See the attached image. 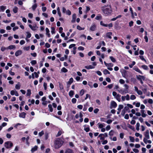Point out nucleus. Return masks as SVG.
<instances>
[{
  "label": "nucleus",
  "mask_w": 153,
  "mask_h": 153,
  "mask_svg": "<svg viewBox=\"0 0 153 153\" xmlns=\"http://www.w3.org/2000/svg\"><path fill=\"white\" fill-rule=\"evenodd\" d=\"M64 142L62 140L59 138L56 139L54 141L55 148L58 149L60 148Z\"/></svg>",
  "instance_id": "obj_1"
},
{
  "label": "nucleus",
  "mask_w": 153,
  "mask_h": 153,
  "mask_svg": "<svg viewBox=\"0 0 153 153\" xmlns=\"http://www.w3.org/2000/svg\"><path fill=\"white\" fill-rule=\"evenodd\" d=\"M102 10L105 16L111 13L112 12L111 7L109 6L103 7H102Z\"/></svg>",
  "instance_id": "obj_2"
},
{
  "label": "nucleus",
  "mask_w": 153,
  "mask_h": 153,
  "mask_svg": "<svg viewBox=\"0 0 153 153\" xmlns=\"http://www.w3.org/2000/svg\"><path fill=\"white\" fill-rule=\"evenodd\" d=\"M112 95L119 102L120 101V97L121 96L120 94H117L115 91H113L112 92Z\"/></svg>",
  "instance_id": "obj_3"
},
{
  "label": "nucleus",
  "mask_w": 153,
  "mask_h": 153,
  "mask_svg": "<svg viewBox=\"0 0 153 153\" xmlns=\"http://www.w3.org/2000/svg\"><path fill=\"white\" fill-rule=\"evenodd\" d=\"M136 77L137 79L140 81L142 84H143V80L144 81L145 80V77L143 76L140 75H139L138 76H137Z\"/></svg>",
  "instance_id": "obj_4"
},
{
  "label": "nucleus",
  "mask_w": 153,
  "mask_h": 153,
  "mask_svg": "<svg viewBox=\"0 0 153 153\" xmlns=\"http://www.w3.org/2000/svg\"><path fill=\"white\" fill-rule=\"evenodd\" d=\"M13 146V143L10 141H7L4 143V146L7 149H9L11 148Z\"/></svg>",
  "instance_id": "obj_5"
},
{
  "label": "nucleus",
  "mask_w": 153,
  "mask_h": 153,
  "mask_svg": "<svg viewBox=\"0 0 153 153\" xmlns=\"http://www.w3.org/2000/svg\"><path fill=\"white\" fill-rule=\"evenodd\" d=\"M110 105L111 108H115L117 106V103L114 101H111Z\"/></svg>",
  "instance_id": "obj_6"
},
{
  "label": "nucleus",
  "mask_w": 153,
  "mask_h": 153,
  "mask_svg": "<svg viewBox=\"0 0 153 153\" xmlns=\"http://www.w3.org/2000/svg\"><path fill=\"white\" fill-rule=\"evenodd\" d=\"M117 91L119 92V93H120L122 94H124L127 93H128V90H118Z\"/></svg>",
  "instance_id": "obj_7"
},
{
  "label": "nucleus",
  "mask_w": 153,
  "mask_h": 153,
  "mask_svg": "<svg viewBox=\"0 0 153 153\" xmlns=\"http://www.w3.org/2000/svg\"><path fill=\"white\" fill-rule=\"evenodd\" d=\"M144 135L146 138L147 139H149L150 138L149 135V131L148 130H146V131L145 132Z\"/></svg>",
  "instance_id": "obj_8"
},
{
  "label": "nucleus",
  "mask_w": 153,
  "mask_h": 153,
  "mask_svg": "<svg viewBox=\"0 0 153 153\" xmlns=\"http://www.w3.org/2000/svg\"><path fill=\"white\" fill-rule=\"evenodd\" d=\"M96 26L95 24H92L90 28V30L91 31H94L96 30Z\"/></svg>",
  "instance_id": "obj_9"
},
{
  "label": "nucleus",
  "mask_w": 153,
  "mask_h": 153,
  "mask_svg": "<svg viewBox=\"0 0 153 153\" xmlns=\"http://www.w3.org/2000/svg\"><path fill=\"white\" fill-rule=\"evenodd\" d=\"M76 17V14L75 13H74L72 15V19L71 21V22L73 23L75 22Z\"/></svg>",
  "instance_id": "obj_10"
},
{
  "label": "nucleus",
  "mask_w": 153,
  "mask_h": 153,
  "mask_svg": "<svg viewBox=\"0 0 153 153\" xmlns=\"http://www.w3.org/2000/svg\"><path fill=\"white\" fill-rule=\"evenodd\" d=\"M105 43L103 41H100L99 42V45L97 48H100L102 46H105Z\"/></svg>",
  "instance_id": "obj_11"
},
{
  "label": "nucleus",
  "mask_w": 153,
  "mask_h": 153,
  "mask_svg": "<svg viewBox=\"0 0 153 153\" xmlns=\"http://www.w3.org/2000/svg\"><path fill=\"white\" fill-rule=\"evenodd\" d=\"M22 52V51L21 50H19L17 51L15 53V55L16 56H18L20 55H21Z\"/></svg>",
  "instance_id": "obj_12"
},
{
  "label": "nucleus",
  "mask_w": 153,
  "mask_h": 153,
  "mask_svg": "<svg viewBox=\"0 0 153 153\" xmlns=\"http://www.w3.org/2000/svg\"><path fill=\"white\" fill-rule=\"evenodd\" d=\"M29 26L30 27L31 29L32 30H36V25H35L34 26H32L31 25H29Z\"/></svg>",
  "instance_id": "obj_13"
},
{
  "label": "nucleus",
  "mask_w": 153,
  "mask_h": 153,
  "mask_svg": "<svg viewBox=\"0 0 153 153\" xmlns=\"http://www.w3.org/2000/svg\"><path fill=\"white\" fill-rule=\"evenodd\" d=\"M26 113L24 112L21 113L19 114V116L21 118H25V117Z\"/></svg>",
  "instance_id": "obj_14"
},
{
  "label": "nucleus",
  "mask_w": 153,
  "mask_h": 153,
  "mask_svg": "<svg viewBox=\"0 0 153 153\" xmlns=\"http://www.w3.org/2000/svg\"><path fill=\"white\" fill-rule=\"evenodd\" d=\"M133 69L139 73L141 74H143L142 71L137 67H135L133 68Z\"/></svg>",
  "instance_id": "obj_15"
},
{
  "label": "nucleus",
  "mask_w": 153,
  "mask_h": 153,
  "mask_svg": "<svg viewBox=\"0 0 153 153\" xmlns=\"http://www.w3.org/2000/svg\"><path fill=\"white\" fill-rule=\"evenodd\" d=\"M112 35V33L111 32H108L106 33V36L108 38L110 39H111L112 37H111V35Z\"/></svg>",
  "instance_id": "obj_16"
},
{
  "label": "nucleus",
  "mask_w": 153,
  "mask_h": 153,
  "mask_svg": "<svg viewBox=\"0 0 153 153\" xmlns=\"http://www.w3.org/2000/svg\"><path fill=\"white\" fill-rule=\"evenodd\" d=\"M38 149V146H35L33 148H32L31 150V152H33L36 151Z\"/></svg>",
  "instance_id": "obj_17"
},
{
  "label": "nucleus",
  "mask_w": 153,
  "mask_h": 153,
  "mask_svg": "<svg viewBox=\"0 0 153 153\" xmlns=\"http://www.w3.org/2000/svg\"><path fill=\"white\" fill-rule=\"evenodd\" d=\"M6 9V7L3 6H0V9L1 11L4 12Z\"/></svg>",
  "instance_id": "obj_18"
},
{
  "label": "nucleus",
  "mask_w": 153,
  "mask_h": 153,
  "mask_svg": "<svg viewBox=\"0 0 153 153\" xmlns=\"http://www.w3.org/2000/svg\"><path fill=\"white\" fill-rule=\"evenodd\" d=\"M65 153H74V152L72 150L70 149H68L66 150Z\"/></svg>",
  "instance_id": "obj_19"
},
{
  "label": "nucleus",
  "mask_w": 153,
  "mask_h": 153,
  "mask_svg": "<svg viewBox=\"0 0 153 153\" xmlns=\"http://www.w3.org/2000/svg\"><path fill=\"white\" fill-rule=\"evenodd\" d=\"M85 68L88 69H89L94 68V67L91 65H89L88 66H85Z\"/></svg>",
  "instance_id": "obj_20"
},
{
  "label": "nucleus",
  "mask_w": 153,
  "mask_h": 153,
  "mask_svg": "<svg viewBox=\"0 0 153 153\" xmlns=\"http://www.w3.org/2000/svg\"><path fill=\"white\" fill-rule=\"evenodd\" d=\"M145 111L144 110H141V113L142 116L143 117H145L147 115L144 113Z\"/></svg>",
  "instance_id": "obj_21"
},
{
  "label": "nucleus",
  "mask_w": 153,
  "mask_h": 153,
  "mask_svg": "<svg viewBox=\"0 0 153 153\" xmlns=\"http://www.w3.org/2000/svg\"><path fill=\"white\" fill-rule=\"evenodd\" d=\"M10 11L9 9H7L6 11V13L7 14V16L10 17L11 16V14L10 13Z\"/></svg>",
  "instance_id": "obj_22"
},
{
  "label": "nucleus",
  "mask_w": 153,
  "mask_h": 153,
  "mask_svg": "<svg viewBox=\"0 0 153 153\" xmlns=\"http://www.w3.org/2000/svg\"><path fill=\"white\" fill-rule=\"evenodd\" d=\"M48 107L49 108V111L51 112H52L53 111V108L52 105L50 104H49L48 105Z\"/></svg>",
  "instance_id": "obj_23"
},
{
  "label": "nucleus",
  "mask_w": 153,
  "mask_h": 153,
  "mask_svg": "<svg viewBox=\"0 0 153 153\" xmlns=\"http://www.w3.org/2000/svg\"><path fill=\"white\" fill-rule=\"evenodd\" d=\"M45 30H46V35L48 36V37H50V35L49 33L50 31H49V29L47 27L45 29Z\"/></svg>",
  "instance_id": "obj_24"
},
{
  "label": "nucleus",
  "mask_w": 153,
  "mask_h": 153,
  "mask_svg": "<svg viewBox=\"0 0 153 153\" xmlns=\"http://www.w3.org/2000/svg\"><path fill=\"white\" fill-rule=\"evenodd\" d=\"M122 16L121 15H119L118 16H117L116 17L112 18L111 19V20L112 21H114L116 20L118 18H120Z\"/></svg>",
  "instance_id": "obj_25"
},
{
  "label": "nucleus",
  "mask_w": 153,
  "mask_h": 153,
  "mask_svg": "<svg viewBox=\"0 0 153 153\" xmlns=\"http://www.w3.org/2000/svg\"><path fill=\"white\" fill-rule=\"evenodd\" d=\"M104 63L105 66L107 67H112L113 65L112 63H107L105 61L104 62Z\"/></svg>",
  "instance_id": "obj_26"
},
{
  "label": "nucleus",
  "mask_w": 153,
  "mask_h": 153,
  "mask_svg": "<svg viewBox=\"0 0 153 153\" xmlns=\"http://www.w3.org/2000/svg\"><path fill=\"white\" fill-rule=\"evenodd\" d=\"M18 8L15 6L13 9V11L14 13H16L18 12Z\"/></svg>",
  "instance_id": "obj_27"
},
{
  "label": "nucleus",
  "mask_w": 153,
  "mask_h": 153,
  "mask_svg": "<svg viewBox=\"0 0 153 153\" xmlns=\"http://www.w3.org/2000/svg\"><path fill=\"white\" fill-rule=\"evenodd\" d=\"M74 94V91L72 90L70 91L69 93V96L71 97H72L73 96V95Z\"/></svg>",
  "instance_id": "obj_28"
},
{
  "label": "nucleus",
  "mask_w": 153,
  "mask_h": 153,
  "mask_svg": "<svg viewBox=\"0 0 153 153\" xmlns=\"http://www.w3.org/2000/svg\"><path fill=\"white\" fill-rule=\"evenodd\" d=\"M123 108V105H120L118 106V108L117 110L119 111H120L121 109Z\"/></svg>",
  "instance_id": "obj_29"
},
{
  "label": "nucleus",
  "mask_w": 153,
  "mask_h": 153,
  "mask_svg": "<svg viewBox=\"0 0 153 153\" xmlns=\"http://www.w3.org/2000/svg\"><path fill=\"white\" fill-rule=\"evenodd\" d=\"M20 82H19L18 83V84H16L15 86V88L16 89L19 90L20 88Z\"/></svg>",
  "instance_id": "obj_30"
},
{
  "label": "nucleus",
  "mask_w": 153,
  "mask_h": 153,
  "mask_svg": "<svg viewBox=\"0 0 153 153\" xmlns=\"http://www.w3.org/2000/svg\"><path fill=\"white\" fill-rule=\"evenodd\" d=\"M103 73L104 74L106 75L107 74H109L110 72L107 69H105L103 71Z\"/></svg>",
  "instance_id": "obj_31"
},
{
  "label": "nucleus",
  "mask_w": 153,
  "mask_h": 153,
  "mask_svg": "<svg viewBox=\"0 0 153 153\" xmlns=\"http://www.w3.org/2000/svg\"><path fill=\"white\" fill-rule=\"evenodd\" d=\"M31 94V91L30 89H28L27 90V92L26 94L27 96H29Z\"/></svg>",
  "instance_id": "obj_32"
},
{
  "label": "nucleus",
  "mask_w": 153,
  "mask_h": 153,
  "mask_svg": "<svg viewBox=\"0 0 153 153\" xmlns=\"http://www.w3.org/2000/svg\"><path fill=\"white\" fill-rule=\"evenodd\" d=\"M61 71L62 72L64 73L67 72L68 71V70L64 67H63V68H62L61 70Z\"/></svg>",
  "instance_id": "obj_33"
},
{
  "label": "nucleus",
  "mask_w": 153,
  "mask_h": 153,
  "mask_svg": "<svg viewBox=\"0 0 153 153\" xmlns=\"http://www.w3.org/2000/svg\"><path fill=\"white\" fill-rule=\"evenodd\" d=\"M26 33L27 34L26 36V38H30L31 36V33L28 32H26Z\"/></svg>",
  "instance_id": "obj_34"
},
{
  "label": "nucleus",
  "mask_w": 153,
  "mask_h": 153,
  "mask_svg": "<svg viewBox=\"0 0 153 153\" xmlns=\"http://www.w3.org/2000/svg\"><path fill=\"white\" fill-rule=\"evenodd\" d=\"M62 133L63 132L61 130L59 131L58 132V133L56 135V137H58L60 136Z\"/></svg>",
  "instance_id": "obj_35"
},
{
  "label": "nucleus",
  "mask_w": 153,
  "mask_h": 153,
  "mask_svg": "<svg viewBox=\"0 0 153 153\" xmlns=\"http://www.w3.org/2000/svg\"><path fill=\"white\" fill-rule=\"evenodd\" d=\"M136 129L137 130L139 131V127L140 126V123H137L136 124Z\"/></svg>",
  "instance_id": "obj_36"
},
{
  "label": "nucleus",
  "mask_w": 153,
  "mask_h": 153,
  "mask_svg": "<svg viewBox=\"0 0 153 153\" xmlns=\"http://www.w3.org/2000/svg\"><path fill=\"white\" fill-rule=\"evenodd\" d=\"M134 50L135 51L134 52V55H138L139 54L138 53V50H139V48H137V50H136V48H133Z\"/></svg>",
  "instance_id": "obj_37"
},
{
  "label": "nucleus",
  "mask_w": 153,
  "mask_h": 153,
  "mask_svg": "<svg viewBox=\"0 0 153 153\" xmlns=\"http://www.w3.org/2000/svg\"><path fill=\"white\" fill-rule=\"evenodd\" d=\"M37 7V4H35L32 6V9L33 10H34Z\"/></svg>",
  "instance_id": "obj_38"
},
{
  "label": "nucleus",
  "mask_w": 153,
  "mask_h": 153,
  "mask_svg": "<svg viewBox=\"0 0 153 153\" xmlns=\"http://www.w3.org/2000/svg\"><path fill=\"white\" fill-rule=\"evenodd\" d=\"M110 58L112 62H115L116 61L115 59L112 56H110Z\"/></svg>",
  "instance_id": "obj_39"
},
{
  "label": "nucleus",
  "mask_w": 153,
  "mask_h": 153,
  "mask_svg": "<svg viewBox=\"0 0 153 153\" xmlns=\"http://www.w3.org/2000/svg\"><path fill=\"white\" fill-rule=\"evenodd\" d=\"M135 64V62L134 61H133L132 63L131 64L129 65V66L130 68H132L133 66Z\"/></svg>",
  "instance_id": "obj_40"
},
{
  "label": "nucleus",
  "mask_w": 153,
  "mask_h": 153,
  "mask_svg": "<svg viewBox=\"0 0 153 153\" xmlns=\"http://www.w3.org/2000/svg\"><path fill=\"white\" fill-rule=\"evenodd\" d=\"M88 85L91 88H93V83L91 82H88Z\"/></svg>",
  "instance_id": "obj_41"
},
{
  "label": "nucleus",
  "mask_w": 153,
  "mask_h": 153,
  "mask_svg": "<svg viewBox=\"0 0 153 153\" xmlns=\"http://www.w3.org/2000/svg\"><path fill=\"white\" fill-rule=\"evenodd\" d=\"M74 79L72 78H70L69 81L68 82V83L69 85H71L73 82Z\"/></svg>",
  "instance_id": "obj_42"
},
{
  "label": "nucleus",
  "mask_w": 153,
  "mask_h": 153,
  "mask_svg": "<svg viewBox=\"0 0 153 153\" xmlns=\"http://www.w3.org/2000/svg\"><path fill=\"white\" fill-rule=\"evenodd\" d=\"M136 98V96L134 95H132L130 96V99L131 100H134Z\"/></svg>",
  "instance_id": "obj_43"
},
{
  "label": "nucleus",
  "mask_w": 153,
  "mask_h": 153,
  "mask_svg": "<svg viewBox=\"0 0 153 153\" xmlns=\"http://www.w3.org/2000/svg\"><path fill=\"white\" fill-rule=\"evenodd\" d=\"M51 33H52V34H53V33H55V28H54L53 27H51Z\"/></svg>",
  "instance_id": "obj_44"
},
{
  "label": "nucleus",
  "mask_w": 153,
  "mask_h": 153,
  "mask_svg": "<svg viewBox=\"0 0 153 153\" xmlns=\"http://www.w3.org/2000/svg\"><path fill=\"white\" fill-rule=\"evenodd\" d=\"M141 67L142 68L145 70H147L148 69V66L145 65H142Z\"/></svg>",
  "instance_id": "obj_45"
},
{
  "label": "nucleus",
  "mask_w": 153,
  "mask_h": 153,
  "mask_svg": "<svg viewBox=\"0 0 153 153\" xmlns=\"http://www.w3.org/2000/svg\"><path fill=\"white\" fill-rule=\"evenodd\" d=\"M68 15L70 16L71 14V11L69 10H67L66 11V12L65 13Z\"/></svg>",
  "instance_id": "obj_46"
},
{
  "label": "nucleus",
  "mask_w": 153,
  "mask_h": 153,
  "mask_svg": "<svg viewBox=\"0 0 153 153\" xmlns=\"http://www.w3.org/2000/svg\"><path fill=\"white\" fill-rule=\"evenodd\" d=\"M36 61L35 60H32L30 62V63H31L32 65H35L36 64Z\"/></svg>",
  "instance_id": "obj_47"
},
{
  "label": "nucleus",
  "mask_w": 153,
  "mask_h": 153,
  "mask_svg": "<svg viewBox=\"0 0 153 153\" xmlns=\"http://www.w3.org/2000/svg\"><path fill=\"white\" fill-rule=\"evenodd\" d=\"M129 139L131 142H134V137L131 136H130Z\"/></svg>",
  "instance_id": "obj_48"
},
{
  "label": "nucleus",
  "mask_w": 153,
  "mask_h": 153,
  "mask_svg": "<svg viewBox=\"0 0 153 153\" xmlns=\"http://www.w3.org/2000/svg\"><path fill=\"white\" fill-rule=\"evenodd\" d=\"M87 106H88L87 104H85V105H84V107L83 109V111H85L87 110Z\"/></svg>",
  "instance_id": "obj_49"
},
{
  "label": "nucleus",
  "mask_w": 153,
  "mask_h": 153,
  "mask_svg": "<svg viewBox=\"0 0 153 153\" xmlns=\"http://www.w3.org/2000/svg\"><path fill=\"white\" fill-rule=\"evenodd\" d=\"M98 127L100 128H103L104 127L103 125L102 124H100L99 123L98 124Z\"/></svg>",
  "instance_id": "obj_50"
},
{
  "label": "nucleus",
  "mask_w": 153,
  "mask_h": 153,
  "mask_svg": "<svg viewBox=\"0 0 153 153\" xmlns=\"http://www.w3.org/2000/svg\"><path fill=\"white\" fill-rule=\"evenodd\" d=\"M90 128L89 127H88L86 128H84V130L86 132H88L90 131Z\"/></svg>",
  "instance_id": "obj_51"
},
{
  "label": "nucleus",
  "mask_w": 153,
  "mask_h": 153,
  "mask_svg": "<svg viewBox=\"0 0 153 153\" xmlns=\"http://www.w3.org/2000/svg\"><path fill=\"white\" fill-rule=\"evenodd\" d=\"M77 28L79 30H84V28H82L79 25L77 26Z\"/></svg>",
  "instance_id": "obj_52"
},
{
  "label": "nucleus",
  "mask_w": 153,
  "mask_h": 153,
  "mask_svg": "<svg viewBox=\"0 0 153 153\" xmlns=\"http://www.w3.org/2000/svg\"><path fill=\"white\" fill-rule=\"evenodd\" d=\"M76 98H73L72 99L71 102H72L74 103L75 104L76 103Z\"/></svg>",
  "instance_id": "obj_53"
},
{
  "label": "nucleus",
  "mask_w": 153,
  "mask_h": 153,
  "mask_svg": "<svg viewBox=\"0 0 153 153\" xmlns=\"http://www.w3.org/2000/svg\"><path fill=\"white\" fill-rule=\"evenodd\" d=\"M119 82L121 84H123L125 83V81L123 79H120L119 80Z\"/></svg>",
  "instance_id": "obj_54"
},
{
  "label": "nucleus",
  "mask_w": 153,
  "mask_h": 153,
  "mask_svg": "<svg viewBox=\"0 0 153 153\" xmlns=\"http://www.w3.org/2000/svg\"><path fill=\"white\" fill-rule=\"evenodd\" d=\"M44 134V132L43 131H42L41 132L39 133V135L40 137L42 136Z\"/></svg>",
  "instance_id": "obj_55"
},
{
  "label": "nucleus",
  "mask_w": 153,
  "mask_h": 153,
  "mask_svg": "<svg viewBox=\"0 0 153 153\" xmlns=\"http://www.w3.org/2000/svg\"><path fill=\"white\" fill-rule=\"evenodd\" d=\"M140 58L143 61H144L145 62H146V60L144 59L143 56H139Z\"/></svg>",
  "instance_id": "obj_56"
},
{
  "label": "nucleus",
  "mask_w": 153,
  "mask_h": 153,
  "mask_svg": "<svg viewBox=\"0 0 153 153\" xmlns=\"http://www.w3.org/2000/svg\"><path fill=\"white\" fill-rule=\"evenodd\" d=\"M126 98V100H130V97L128 94H127L126 96H125Z\"/></svg>",
  "instance_id": "obj_57"
},
{
  "label": "nucleus",
  "mask_w": 153,
  "mask_h": 153,
  "mask_svg": "<svg viewBox=\"0 0 153 153\" xmlns=\"http://www.w3.org/2000/svg\"><path fill=\"white\" fill-rule=\"evenodd\" d=\"M100 24L102 26H105V27H107V24H105L103 23L102 21H101L100 22Z\"/></svg>",
  "instance_id": "obj_58"
},
{
  "label": "nucleus",
  "mask_w": 153,
  "mask_h": 153,
  "mask_svg": "<svg viewBox=\"0 0 153 153\" xmlns=\"http://www.w3.org/2000/svg\"><path fill=\"white\" fill-rule=\"evenodd\" d=\"M109 135L111 136L113 135V130H111L109 131Z\"/></svg>",
  "instance_id": "obj_59"
},
{
  "label": "nucleus",
  "mask_w": 153,
  "mask_h": 153,
  "mask_svg": "<svg viewBox=\"0 0 153 153\" xmlns=\"http://www.w3.org/2000/svg\"><path fill=\"white\" fill-rule=\"evenodd\" d=\"M126 113V111L123 109L121 112V114L122 116H124Z\"/></svg>",
  "instance_id": "obj_60"
},
{
  "label": "nucleus",
  "mask_w": 153,
  "mask_h": 153,
  "mask_svg": "<svg viewBox=\"0 0 153 153\" xmlns=\"http://www.w3.org/2000/svg\"><path fill=\"white\" fill-rule=\"evenodd\" d=\"M16 91L12 90L10 91V94L12 95H13L15 94Z\"/></svg>",
  "instance_id": "obj_61"
},
{
  "label": "nucleus",
  "mask_w": 153,
  "mask_h": 153,
  "mask_svg": "<svg viewBox=\"0 0 153 153\" xmlns=\"http://www.w3.org/2000/svg\"><path fill=\"white\" fill-rule=\"evenodd\" d=\"M124 134L123 133H120V137L121 139H123L124 137Z\"/></svg>",
  "instance_id": "obj_62"
},
{
  "label": "nucleus",
  "mask_w": 153,
  "mask_h": 153,
  "mask_svg": "<svg viewBox=\"0 0 153 153\" xmlns=\"http://www.w3.org/2000/svg\"><path fill=\"white\" fill-rule=\"evenodd\" d=\"M30 55L33 57H35L37 56V54L36 53H31Z\"/></svg>",
  "instance_id": "obj_63"
},
{
  "label": "nucleus",
  "mask_w": 153,
  "mask_h": 153,
  "mask_svg": "<svg viewBox=\"0 0 153 153\" xmlns=\"http://www.w3.org/2000/svg\"><path fill=\"white\" fill-rule=\"evenodd\" d=\"M137 93L138 94L140 95H141L143 94L141 90H139L137 91Z\"/></svg>",
  "instance_id": "obj_64"
}]
</instances>
